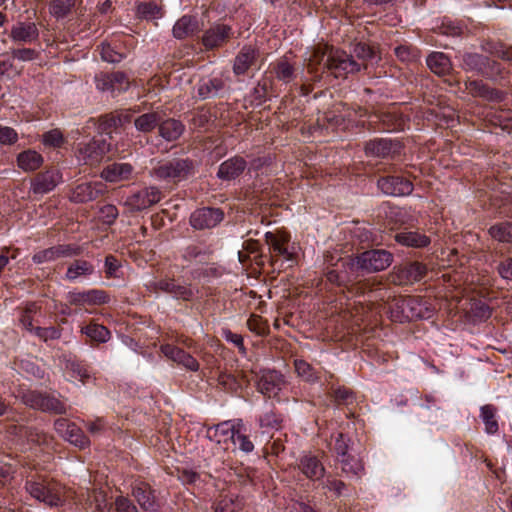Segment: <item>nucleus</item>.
<instances>
[{"label": "nucleus", "mask_w": 512, "mask_h": 512, "mask_svg": "<svg viewBox=\"0 0 512 512\" xmlns=\"http://www.w3.org/2000/svg\"><path fill=\"white\" fill-rule=\"evenodd\" d=\"M146 290L150 293L163 292L171 295L177 300L190 301L195 293L190 285L177 283L174 278H162L150 280L145 284Z\"/></svg>", "instance_id": "423d86ee"}, {"label": "nucleus", "mask_w": 512, "mask_h": 512, "mask_svg": "<svg viewBox=\"0 0 512 512\" xmlns=\"http://www.w3.org/2000/svg\"><path fill=\"white\" fill-rule=\"evenodd\" d=\"M109 301V296L103 290L91 289L83 292L69 294V302L74 305L104 304Z\"/></svg>", "instance_id": "a878e982"}, {"label": "nucleus", "mask_w": 512, "mask_h": 512, "mask_svg": "<svg viewBox=\"0 0 512 512\" xmlns=\"http://www.w3.org/2000/svg\"><path fill=\"white\" fill-rule=\"evenodd\" d=\"M496 414L497 408L492 404H486L480 408V418L484 423V430L488 435H495L499 430Z\"/></svg>", "instance_id": "37998d69"}, {"label": "nucleus", "mask_w": 512, "mask_h": 512, "mask_svg": "<svg viewBox=\"0 0 512 512\" xmlns=\"http://www.w3.org/2000/svg\"><path fill=\"white\" fill-rule=\"evenodd\" d=\"M234 445H238V448L248 454L254 450V444L246 434V427L242 422V427H239V432L235 433V438L232 440Z\"/></svg>", "instance_id": "6e6d98bb"}, {"label": "nucleus", "mask_w": 512, "mask_h": 512, "mask_svg": "<svg viewBox=\"0 0 512 512\" xmlns=\"http://www.w3.org/2000/svg\"><path fill=\"white\" fill-rule=\"evenodd\" d=\"M363 64L354 60L353 56L340 50L329 51L324 68H327L336 78L344 77L361 69Z\"/></svg>", "instance_id": "0eeeda50"}, {"label": "nucleus", "mask_w": 512, "mask_h": 512, "mask_svg": "<svg viewBox=\"0 0 512 512\" xmlns=\"http://www.w3.org/2000/svg\"><path fill=\"white\" fill-rule=\"evenodd\" d=\"M342 471L346 474L359 476L364 471L362 460L358 457L347 454L346 457L341 458Z\"/></svg>", "instance_id": "603ef678"}, {"label": "nucleus", "mask_w": 512, "mask_h": 512, "mask_svg": "<svg viewBox=\"0 0 512 512\" xmlns=\"http://www.w3.org/2000/svg\"><path fill=\"white\" fill-rule=\"evenodd\" d=\"M379 189L390 196H407L413 191V184L400 176H387L378 180Z\"/></svg>", "instance_id": "f3484780"}, {"label": "nucleus", "mask_w": 512, "mask_h": 512, "mask_svg": "<svg viewBox=\"0 0 512 512\" xmlns=\"http://www.w3.org/2000/svg\"><path fill=\"white\" fill-rule=\"evenodd\" d=\"M62 182V174L57 169H49L38 173L31 182V191L34 194H46Z\"/></svg>", "instance_id": "aec40b11"}, {"label": "nucleus", "mask_w": 512, "mask_h": 512, "mask_svg": "<svg viewBox=\"0 0 512 512\" xmlns=\"http://www.w3.org/2000/svg\"><path fill=\"white\" fill-rule=\"evenodd\" d=\"M247 326L257 335H264L267 331L266 321L259 315L252 314L247 320Z\"/></svg>", "instance_id": "e2e57ef3"}, {"label": "nucleus", "mask_w": 512, "mask_h": 512, "mask_svg": "<svg viewBox=\"0 0 512 512\" xmlns=\"http://www.w3.org/2000/svg\"><path fill=\"white\" fill-rule=\"evenodd\" d=\"M133 167L129 163H113L106 166L101 172V177L108 182H120L130 179Z\"/></svg>", "instance_id": "c756f323"}, {"label": "nucleus", "mask_w": 512, "mask_h": 512, "mask_svg": "<svg viewBox=\"0 0 512 512\" xmlns=\"http://www.w3.org/2000/svg\"><path fill=\"white\" fill-rule=\"evenodd\" d=\"M322 487L323 489L333 492L335 496L338 497L343 494L346 485L343 481L328 476L326 480L322 483Z\"/></svg>", "instance_id": "774afa93"}, {"label": "nucleus", "mask_w": 512, "mask_h": 512, "mask_svg": "<svg viewBox=\"0 0 512 512\" xmlns=\"http://www.w3.org/2000/svg\"><path fill=\"white\" fill-rule=\"evenodd\" d=\"M438 29L441 34L447 36H459L463 32V27L459 23L448 18L442 20Z\"/></svg>", "instance_id": "052dcab7"}, {"label": "nucleus", "mask_w": 512, "mask_h": 512, "mask_svg": "<svg viewBox=\"0 0 512 512\" xmlns=\"http://www.w3.org/2000/svg\"><path fill=\"white\" fill-rule=\"evenodd\" d=\"M333 396L335 399V402L338 405H349L353 403L354 401V394L353 392L346 387H338L333 391Z\"/></svg>", "instance_id": "0e129e2a"}, {"label": "nucleus", "mask_w": 512, "mask_h": 512, "mask_svg": "<svg viewBox=\"0 0 512 512\" xmlns=\"http://www.w3.org/2000/svg\"><path fill=\"white\" fill-rule=\"evenodd\" d=\"M393 256L386 250H368L355 259H335L332 255L325 256V276L329 283L347 289L351 296L365 293L364 284L357 280L358 272H377L386 269L392 263Z\"/></svg>", "instance_id": "f257e3e1"}, {"label": "nucleus", "mask_w": 512, "mask_h": 512, "mask_svg": "<svg viewBox=\"0 0 512 512\" xmlns=\"http://www.w3.org/2000/svg\"><path fill=\"white\" fill-rule=\"evenodd\" d=\"M65 374L68 380H78L82 384L87 383L90 378V374L85 365L76 361H67L65 366Z\"/></svg>", "instance_id": "a18cd8bd"}, {"label": "nucleus", "mask_w": 512, "mask_h": 512, "mask_svg": "<svg viewBox=\"0 0 512 512\" xmlns=\"http://www.w3.org/2000/svg\"><path fill=\"white\" fill-rule=\"evenodd\" d=\"M247 166L244 158L240 156L232 157L224 161L218 169L217 176L222 180H232L243 173Z\"/></svg>", "instance_id": "cd10ccee"}, {"label": "nucleus", "mask_w": 512, "mask_h": 512, "mask_svg": "<svg viewBox=\"0 0 512 512\" xmlns=\"http://www.w3.org/2000/svg\"><path fill=\"white\" fill-rule=\"evenodd\" d=\"M86 503L92 512H109L111 507L102 489L87 490Z\"/></svg>", "instance_id": "f704fd0d"}, {"label": "nucleus", "mask_w": 512, "mask_h": 512, "mask_svg": "<svg viewBox=\"0 0 512 512\" xmlns=\"http://www.w3.org/2000/svg\"><path fill=\"white\" fill-rule=\"evenodd\" d=\"M258 57V51L252 46H244L235 58L233 72L239 76L244 75L252 67Z\"/></svg>", "instance_id": "c85d7f7f"}, {"label": "nucleus", "mask_w": 512, "mask_h": 512, "mask_svg": "<svg viewBox=\"0 0 512 512\" xmlns=\"http://www.w3.org/2000/svg\"><path fill=\"white\" fill-rule=\"evenodd\" d=\"M160 120L161 117L157 112H150L138 116L134 125L138 131L147 133L151 132L157 125L159 126Z\"/></svg>", "instance_id": "8fccbe9b"}, {"label": "nucleus", "mask_w": 512, "mask_h": 512, "mask_svg": "<svg viewBox=\"0 0 512 512\" xmlns=\"http://www.w3.org/2000/svg\"><path fill=\"white\" fill-rule=\"evenodd\" d=\"M331 50H332V48H330L327 45H325L323 47L318 46V47L313 48L312 53L310 54L309 58L307 59L308 73L313 75L317 71V67L324 62L325 57L326 56H327V58L329 57V51H331Z\"/></svg>", "instance_id": "09e8293b"}, {"label": "nucleus", "mask_w": 512, "mask_h": 512, "mask_svg": "<svg viewBox=\"0 0 512 512\" xmlns=\"http://www.w3.org/2000/svg\"><path fill=\"white\" fill-rule=\"evenodd\" d=\"M81 333L91 341L97 343H106L111 338V332L107 327L93 321L85 326H82Z\"/></svg>", "instance_id": "58836bf2"}, {"label": "nucleus", "mask_w": 512, "mask_h": 512, "mask_svg": "<svg viewBox=\"0 0 512 512\" xmlns=\"http://www.w3.org/2000/svg\"><path fill=\"white\" fill-rule=\"evenodd\" d=\"M398 143L388 139L371 140L365 145V152L376 157H387L399 151Z\"/></svg>", "instance_id": "7c9ffc66"}, {"label": "nucleus", "mask_w": 512, "mask_h": 512, "mask_svg": "<svg viewBox=\"0 0 512 512\" xmlns=\"http://www.w3.org/2000/svg\"><path fill=\"white\" fill-rule=\"evenodd\" d=\"M22 400L25 405L34 409L55 413L65 412V405L59 399L36 391L24 393Z\"/></svg>", "instance_id": "9d476101"}, {"label": "nucleus", "mask_w": 512, "mask_h": 512, "mask_svg": "<svg viewBox=\"0 0 512 512\" xmlns=\"http://www.w3.org/2000/svg\"><path fill=\"white\" fill-rule=\"evenodd\" d=\"M111 144L106 139H92L90 142L79 148L78 159L87 165L100 163L110 151Z\"/></svg>", "instance_id": "1a4fd4ad"}, {"label": "nucleus", "mask_w": 512, "mask_h": 512, "mask_svg": "<svg viewBox=\"0 0 512 512\" xmlns=\"http://www.w3.org/2000/svg\"><path fill=\"white\" fill-rule=\"evenodd\" d=\"M184 125L176 119H167L159 122V134L166 141L177 140L184 132Z\"/></svg>", "instance_id": "a19ab883"}, {"label": "nucleus", "mask_w": 512, "mask_h": 512, "mask_svg": "<svg viewBox=\"0 0 512 512\" xmlns=\"http://www.w3.org/2000/svg\"><path fill=\"white\" fill-rule=\"evenodd\" d=\"M161 199V190L155 186H150L129 195L124 204L131 211H141L158 203Z\"/></svg>", "instance_id": "6e6552de"}, {"label": "nucleus", "mask_w": 512, "mask_h": 512, "mask_svg": "<svg viewBox=\"0 0 512 512\" xmlns=\"http://www.w3.org/2000/svg\"><path fill=\"white\" fill-rule=\"evenodd\" d=\"M199 31V23L193 16L184 15L173 26V35L177 39H185Z\"/></svg>", "instance_id": "473e14b6"}, {"label": "nucleus", "mask_w": 512, "mask_h": 512, "mask_svg": "<svg viewBox=\"0 0 512 512\" xmlns=\"http://www.w3.org/2000/svg\"><path fill=\"white\" fill-rule=\"evenodd\" d=\"M133 496L141 508L148 512H155L158 508L154 492L151 487L144 482H140L133 487Z\"/></svg>", "instance_id": "393cba45"}, {"label": "nucleus", "mask_w": 512, "mask_h": 512, "mask_svg": "<svg viewBox=\"0 0 512 512\" xmlns=\"http://www.w3.org/2000/svg\"><path fill=\"white\" fill-rule=\"evenodd\" d=\"M284 418L282 414L273 409L263 412L258 419L259 426L265 429L279 430L282 428Z\"/></svg>", "instance_id": "de8ad7c7"}, {"label": "nucleus", "mask_w": 512, "mask_h": 512, "mask_svg": "<svg viewBox=\"0 0 512 512\" xmlns=\"http://www.w3.org/2000/svg\"><path fill=\"white\" fill-rule=\"evenodd\" d=\"M395 54L397 58L403 62H411L418 57L417 50L407 45L397 46L395 48Z\"/></svg>", "instance_id": "338daca9"}, {"label": "nucleus", "mask_w": 512, "mask_h": 512, "mask_svg": "<svg viewBox=\"0 0 512 512\" xmlns=\"http://www.w3.org/2000/svg\"><path fill=\"white\" fill-rule=\"evenodd\" d=\"M242 427L241 419L227 420L209 427L206 431L209 440L217 444H226L235 438V433Z\"/></svg>", "instance_id": "f8f14e48"}, {"label": "nucleus", "mask_w": 512, "mask_h": 512, "mask_svg": "<svg viewBox=\"0 0 512 512\" xmlns=\"http://www.w3.org/2000/svg\"><path fill=\"white\" fill-rule=\"evenodd\" d=\"M43 164V157L35 150L28 149L18 154L17 165L25 172L35 171Z\"/></svg>", "instance_id": "c9c22d12"}, {"label": "nucleus", "mask_w": 512, "mask_h": 512, "mask_svg": "<svg viewBox=\"0 0 512 512\" xmlns=\"http://www.w3.org/2000/svg\"><path fill=\"white\" fill-rule=\"evenodd\" d=\"M225 87V82L220 77L206 78L199 81L197 95L205 100L217 96Z\"/></svg>", "instance_id": "2f4dec72"}, {"label": "nucleus", "mask_w": 512, "mask_h": 512, "mask_svg": "<svg viewBox=\"0 0 512 512\" xmlns=\"http://www.w3.org/2000/svg\"><path fill=\"white\" fill-rule=\"evenodd\" d=\"M427 273V268L420 262H410L395 268L392 275L393 283L407 285L420 281Z\"/></svg>", "instance_id": "4468645a"}, {"label": "nucleus", "mask_w": 512, "mask_h": 512, "mask_svg": "<svg viewBox=\"0 0 512 512\" xmlns=\"http://www.w3.org/2000/svg\"><path fill=\"white\" fill-rule=\"evenodd\" d=\"M96 88L100 91L121 92L128 88L129 80L121 71L99 73L95 76Z\"/></svg>", "instance_id": "dca6fc26"}, {"label": "nucleus", "mask_w": 512, "mask_h": 512, "mask_svg": "<svg viewBox=\"0 0 512 512\" xmlns=\"http://www.w3.org/2000/svg\"><path fill=\"white\" fill-rule=\"evenodd\" d=\"M81 253L82 249L78 245L62 244L38 251L33 255L32 260L36 264H43L59 258L78 256Z\"/></svg>", "instance_id": "9b49d317"}, {"label": "nucleus", "mask_w": 512, "mask_h": 512, "mask_svg": "<svg viewBox=\"0 0 512 512\" xmlns=\"http://www.w3.org/2000/svg\"><path fill=\"white\" fill-rule=\"evenodd\" d=\"M217 383L226 391H236L240 387L237 378L231 373L225 371L219 372L217 376Z\"/></svg>", "instance_id": "bf43d9fd"}, {"label": "nucleus", "mask_w": 512, "mask_h": 512, "mask_svg": "<svg viewBox=\"0 0 512 512\" xmlns=\"http://www.w3.org/2000/svg\"><path fill=\"white\" fill-rule=\"evenodd\" d=\"M38 310L39 306L36 303H29L25 306L21 313L20 323L26 330L30 332H34L35 330L33 327V315L36 314Z\"/></svg>", "instance_id": "13d9d810"}, {"label": "nucleus", "mask_w": 512, "mask_h": 512, "mask_svg": "<svg viewBox=\"0 0 512 512\" xmlns=\"http://www.w3.org/2000/svg\"><path fill=\"white\" fill-rule=\"evenodd\" d=\"M194 173V163L188 158H175L159 162L151 175L158 180L182 181Z\"/></svg>", "instance_id": "20e7f679"}, {"label": "nucleus", "mask_w": 512, "mask_h": 512, "mask_svg": "<svg viewBox=\"0 0 512 512\" xmlns=\"http://www.w3.org/2000/svg\"><path fill=\"white\" fill-rule=\"evenodd\" d=\"M395 241L403 246L412 248H424L431 243V239L420 231L403 230L395 235Z\"/></svg>", "instance_id": "bb28decb"}, {"label": "nucleus", "mask_w": 512, "mask_h": 512, "mask_svg": "<svg viewBox=\"0 0 512 512\" xmlns=\"http://www.w3.org/2000/svg\"><path fill=\"white\" fill-rule=\"evenodd\" d=\"M232 29L226 24H216L208 29L202 38L203 45L212 49L224 44L231 36Z\"/></svg>", "instance_id": "5701e85b"}, {"label": "nucleus", "mask_w": 512, "mask_h": 512, "mask_svg": "<svg viewBox=\"0 0 512 512\" xmlns=\"http://www.w3.org/2000/svg\"><path fill=\"white\" fill-rule=\"evenodd\" d=\"M489 234L498 242L512 243V223L504 222L489 228Z\"/></svg>", "instance_id": "3c124183"}, {"label": "nucleus", "mask_w": 512, "mask_h": 512, "mask_svg": "<svg viewBox=\"0 0 512 512\" xmlns=\"http://www.w3.org/2000/svg\"><path fill=\"white\" fill-rule=\"evenodd\" d=\"M223 218L224 213L221 209L204 207L191 214L190 224L195 229H210L218 225Z\"/></svg>", "instance_id": "2eb2a0df"}, {"label": "nucleus", "mask_w": 512, "mask_h": 512, "mask_svg": "<svg viewBox=\"0 0 512 512\" xmlns=\"http://www.w3.org/2000/svg\"><path fill=\"white\" fill-rule=\"evenodd\" d=\"M130 121V116L128 114H120V115H105L99 119V131L101 133L109 134L112 129H116L119 126H122L125 122Z\"/></svg>", "instance_id": "49530a36"}, {"label": "nucleus", "mask_w": 512, "mask_h": 512, "mask_svg": "<svg viewBox=\"0 0 512 512\" xmlns=\"http://www.w3.org/2000/svg\"><path fill=\"white\" fill-rule=\"evenodd\" d=\"M137 13L144 19H157L162 16L161 8L154 1L140 3L137 6Z\"/></svg>", "instance_id": "5fc2aeb1"}, {"label": "nucleus", "mask_w": 512, "mask_h": 512, "mask_svg": "<svg viewBox=\"0 0 512 512\" xmlns=\"http://www.w3.org/2000/svg\"><path fill=\"white\" fill-rule=\"evenodd\" d=\"M106 191V185L101 181L77 185L70 193V200L75 203H85L97 199Z\"/></svg>", "instance_id": "a211bd4d"}, {"label": "nucleus", "mask_w": 512, "mask_h": 512, "mask_svg": "<svg viewBox=\"0 0 512 512\" xmlns=\"http://www.w3.org/2000/svg\"><path fill=\"white\" fill-rule=\"evenodd\" d=\"M285 384L284 377L276 370H265L262 372L257 387L265 396L276 397Z\"/></svg>", "instance_id": "6ab92c4d"}, {"label": "nucleus", "mask_w": 512, "mask_h": 512, "mask_svg": "<svg viewBox=\"0 0 512 512\" xmlns=\"http://www.w3.org/2000/svg\"><path fill=\"white\" fill-rule=\"evenodd\" d=\"M54 427L56 432L71 444L79 448H85L89 445V439L85 436L83 431L68 419H57L54 423Z\"/></svg>", "instance_id": "ddd939ff"}, {"label": "nucleus", "mask_w": 512, "mask_h": 512, "mask_svg": "<svg viewBox=\"0 0 512 512\" xmlns=\"http://www.w3.org/2000/svg\"><path fill=\"white\" fill-rule=\"evenodd\" d=\"M165 357L183 366L189 371L196 372L199 370V362L191 354L172 344H163L160 347Z\"/></svg>", "instance_id": "412c9836"}, {"label": "nucleus", "mask_w": 512, "mask_h": 512, "mask_svg": "<svg viewBox=\"0 0 512 512\" xmlns=\"http://www.w3.org/2000/svg\"><path fill=\"white\" fill-rule=\"evenodd\" d=\"M295 370L301 378L308 382H314L318 379L314 368L306 361L297 359L294 362Z\"/></svg>", "instance_id": "4d7b16f0"}, {"label": "nucleus", "mask_w": 512, "mask_h": 512, "mask_svg": "<svg viewBox=\"0 0 512 512\" xmlns=\"http://www.w3.org/2000/svg\"><path fill=\"white\" fill-rule=\"evenodd\" d=\"M427 65L437 75H445L451 69L450 59L442 52H433L427 57Z\"/></svg>", "instance_id": "c03bdc74"}, {"label": "nucleus", "mask_w": 512, "mask_h": 512, "mask_svg": "<svg viewBox=\"0 0 512 512\" xmlns=\"http://www.w3.org/2000/svg\"><path fill=\"white\" fill-rule=\"evenodd\" d=\"M271 68L275 77L283 83L288 84L296 78L295 67L285 57L271 64Z\"/></svg>", "instance_id": "ea45409f"}, {"label": "nucleus", "mask_w": 512, "mask_h": 512, "mask_svg": "<svg viewBox=\"0 0 512 512\" xmlns=\"http://www.w3.org/2000/svg\"><path fill=\"white\" fill-rule=\"evenodd\" d=\"M81 3L82 0H52L49 12L57 20L64 19L72 14Z\"/></svg>", "instance_id": "e433bc0d"}, {"label": "nucleus", "mask_w": 512, "mask_h": 512, "mask_svg": "<svg viewBox=\"0 0 512 512\" xmlns=\"http://www.w3.org/2000/svg\"><path fill=\"white\" fill-rule=\"evenodd\" d=\"M10 38L16 43L30 44L38 40L39 30L34 22H17L11 28Z\"/></svg>", "instance_id": "4be33fe9"}, {"label": "nucleus", "mask_w": 512, "mask_h": 512, "mask_svg": "<svg viewBox=\"0 0 512 512\" xmlns=\"http://www.w3.org/2000/svg\"><path fill=\"white\" fill-rule=\"evenodd\" d=\"M298 466L301 472L312 481L321 480L325 475V467L315 455L302 456Z\"/></svg>", "instance_id": "b1692460"}, {"label": "nucleus", "mask_w": 512, "mask_h": 512, "mask_svg": "<svg viewBox=\"0 0 512 512\" xmlns=\"http://www.w3.org/2000/svg\"><path fill=\"white\" fill-rule=\"evenodd\" d=\"M104 272L106 278H117L123 277L122 264L114 255L110 254L105 257L104 261Z\"/></svg>", "instance_id": "864d4df0"}, {"label": "nucleus", "mask_w": 512, "mask_h": 512, "mask_svg": "<svg viewBox=\"0 0 512 512\" xmlns=\"http://www.w3.org/2000/svg\"><path fill=\"white\" fill-rule=\"evenodd\" d=\"M100 55L102 60L110 63H118L124 58L122 53L116 51L110 44L105 43L101 45Z\"/></svg>", "instance_id": "680f3d73"}, {"label": "nucleus", "mask_w": 512, "mask_h": 512, "mask_svg": "<svg viewBox=\"0 0 512 512\" xmlns=\"http://www.w3.org/2000/svg\"><path fill=\"white\" fill-rule=\"evenodd\" d=\"M402 319H430L435 312L432 303L420 296H405L397 300Z\"/></svg>", "instance_id": "39448f33"}, {"label": "nucleus", "mask_w": 512, "mask_h": 512, "mask_svg": "<svg viewBox=\"0 0 512 512\" xmlns=\"http://www.w3.org/2000/svg\"><path fill=\"white\" fill-rule=\"evenodd\" d=\"M265 240L269 246L270 256L273 262H295L298 257L299 246L291 242L290 233L284 230H276L265 233Z\"/></svg>", "instance_id": "7ed1b4c3"}, {"label": "nucleus", "mask_w": 512, "mask_h": 512, "mask_svg": "<svg viewBox=\"0 0 512 512\" xmlns=\"http://www.w3.org/2000/svg\"><path fill=\"white\" fill-rule=\"evenodd\" d=\"M99 212L102 222L108 225L113 224L119 215L117 207L112 204L104 205Z\"/></svg>", "instance_id": "69168bd1"}, {"label": "nucleus", "mask_w": 512, "mask_h": 512, "mask_svg": "<svg viewBox=\"0 0 512 512\" xmlns=\"http://www.w3.org/2000/svg\"><path fill=\"white\" fill-rule=\"evenodd\" d=\"M489 66L490 60L484 55L478 53H467L463 56V67L466 70L488 75Z\"/></svg>", "instance_id": "4c0bfd02"}, {"label": "nucleus", "mask_w": 512, "mask_h": 512, "mask_svg": "<svg viewBox=\"0 0 512 512\" xmlns=\"http://www.w3.org/2000/svg\"><path fill=\"white\" fill-rule=\"evenodd\" d=\"M466 89L472 96L482 97L489 101H502L503 94L502 92L491 89L486 86L482 81L472 80L466 82Z\"/></svg>", "instance_id": "72a5a7b5"}, {"label": "nucleus", "mask_w": 512, "mask_h": 512, "mask_svg": "<svg viewBox=\"0 0 512 512\" xmlns=\"http://www.w3.org/2000/svg\"><path fill=\"white\" fill-rule=\"evenodd\" d=\"M94 273V266L91 262L86 260H75L71 263L66 271V279L75 281L80 277H88Z\"/></svg>", "instance_id": "79ce46f5"}, {"label": "nucleus", "mask_w": 512, "mask_h": 512, "mask_svg": "<svg viewBox=\"0 0 512 512\" xmlns=\"http://www.w3.org/2000/svg\"><path fill=\"white\" fill-rule=\"evenodd\" d=\"M25 488L33 498L49 506H58L62 502L63 487L53 479L38 475L27 480Z\"/></svg>", "instance_id": "f03ea898"}]
</instances>
